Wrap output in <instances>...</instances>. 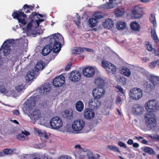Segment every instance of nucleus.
<instances>
[{
	"mask_svg": "<svg viewBox=\"0 0 159 159\" xmlns=\"http://www.w3.org/2000/svg\"><path fill=\"white\" fill-rule=\"evenodd\" d=\"M133 112L138 115H141L144 111V108L139 104H136L134 106L132 109Z\"/></svg>",
	"mask_w": 159,
	"mask_h": 159,
	"instance_id": "obj_18",
	"label": "nucleus"
},
{
	"mask_svg": "<svg viewBox=\"0 0 159 159\" xmlns=\"http://www.w3.org/2000/svg\"><path fill=\"white\" fill-rule=\"evenodd\" d=\"M142 90L139 88H134L131 89L129 93L130 98L134 100H137L140 99L143 95Z\"/></svg>",
	"mask_w": 159,
	"mask_h": 159,
	"instance_id": "obj_6",
	"label": "nucleus"
},
{
	"mask_svg": "<svg viewBox=\"0 0 159 159\" xmlns=\"http://www.w3.org/2000/svg\"><path fill=\"white\" fill-rule=\"evenodd\" d=\"M35 72L34 70H31L29 71L25 75V78L28 81H31L34 78Z\"/></svg>",
	"mask_w": 159,
	"mask_h": 159,
	"instance_id": "obj_21",
	"label": "nucleus"
},
{
	"mask_svg": "<svg viewBox=\"0 0 159 159\" xmlns=\"http://www.w3.org/2000/svg\"><path fill=\"white\" fill-rule=\"evenodd\" d=\"M118 82L119 84L124 85L126 83L127 79L123 76H120L118 78Z\"/></svg>",
	"mask_w": 159,
	"mask_h": 159,
	"instance_id": "obj_32",
	"label": "nucleus"
},
{
	"mask_svg": "<svg viewBox=\"0 0 159 159\" xmlns=\"http://www.w3.org/2000/svg\"><path fill=\"white\" fill-rule=\"evenodd\" d=\"M122 102V99L119 96H118L116 98V103L117 105H119Z\"/></svg>",
	"mask_w": 159,
	"mask_h": 159,
	"instance_id": "obj_45",
	"label": "nucleus"
},
{
	"mask_svg": "<svg viewBox=\"0 0 159 159\" xmlns=\"http://www.w3.org/2000/svg\"><path fill=\"white\" fill-rule=\"evenodd\" d=\"M36 97L31 96L29 99L25 102V105L23 108V110L25 114L29 113L34 108L36 104Z\"/></svg>",
	"mask_w": 159,
	"mask_h": 159,
	"instance_id": "obj_4",
	"label": "nucleus"
},
{
	"mask_svg": "<svg viewBox=\"0 0 159 159\" xmlns=\"http://www.w3.org/2000/svg\"><path fill=\"white\" fill-rule=\"evenodd\" d=\"M37 15H38L40 16L41 17H43V15L37 13V12H33L29 16V18H33L34 19V18L35 16H36Z\"/></svg>",
	"mask_w": 159,
	"mask_h": 159,
	"instance_id": "obj_40",
	"label": "nucleus"
},
{
	"mask_svg": "<svg viewBox=\"0 0 159 159\" xmlns=\"http://www.w3.org/2000/svg\"><path fill=\"white\" fill-rule=\"evenodd\" d=\"M142 143L143 144H148V142L145 139H143L142 141Z\"/></svg>",
	"mask_w": 159,
	"mask_h": 159,
	"instance_id": "obj_64",
	"label": "nucleus"
},
{
	"mask_svg": "<svg viewBox=\"0 0 159 159\" xmlns=\"http://www.w3.org/2000/svg\"><path fill=\"white\" fill-rule=\"evenodd\" d=\"M44 68L43 64L40 62H38L35 67V71L38 72L40 70H42Z\"/></svg>",
	"mask_w": 159,
	"mask_h": 159,
	"instance_id": "obj_34",
	"label": "nucleus"
},
{
	"mask_svg": "<svg viewBox=\"0 0 159 159\" xmlns=\"http://www.w3.org/2000/svg\"><path fill=\"white\" fill-rule=\"evenodd\" d=\"M130 27L132 29L135 31H139L140 29V27L138 22H133L130 24Z\"/></svg>",
	"mask_w": 159,
	"mask_h": 159,
	"instance_id": "obj_25",
	"label": "nucleus"
},
{
	"mask_svg": "<svg viewBox=\"0 0 159 159\" xmlns=\"http://www.w3.org/2000/svg\"><path fill=\"white\" fill-rule=\"evenodd\" d=\"M133 140L131 139H130L127 142V143L129 145H131L133 144Z\"/></svg>",
	"mask_w": 159,
	"mask_h": 159,
	"instance_id": "obj_57",
	"label": "nucleus"
},
{
	"mask_svg": "<svg viewBox=\"0 0 159 159\" xmlns=\"http://www.w3.org/2000/svg\"><path fill=\"white\" fill-rule=\"evenodd\" d=\"M126 24L125 22L120 21L117 23L116 27L118 30H123L125 28Z\"/></svg>",
	"mask_w": 159,
	"mask_h": 159,
	"instance_id": "obj_33",
	"label": "nucleus"
},
{
	"mask_svg": "<svg viewBox=\"0 0 159 159\" xmlns=\"http://www.w3.org/2000/svg\"><path fill=\"white\" fill-rule=\"evenodd\" d=\"M81 77V74L79 71L75 70L70 73V79L72 81L77 82L80 80Z\"/></svg>",
	"mask_w": 159,
	"mask_h": 159,
	"instance_id": "obj_15",
	"label": "nucleus"
},
{
	"mask_svg": "<svg viewBox=\"0 0 159 159\" xmlns=\"http://www.w3.org/2000/svg\"><path fill=\"white\" fill-rule=\"evenodd\" d=\"M151 37L156 42H157L159 40L158 37L154 30H152L151 31Z\"/></svg>",
	"mask_w": 159,
	"mask_h": 159,
	"instance_id": "obj_37",
	"label": "nucleus"
},
{
	"mask_svg": "<svg viewBox=\"0 0 159 159\" xmlns=\"http://www.w3.org/2000/svg\"><path fill=\"white\" fill-rule=\"evenodd\" d=\"M34 6H32L31 5H28L27 4H25L22 8L20 11L14 12L12 15L13 18L16 19L18 20L19 22L21 24L25 25L26 24V22L24 18L27 17V15L25 14H28L30 12V11H32Z\"/></svg>",
	"mask_w": 159,
	"mask_h": 159,
	"instance_id": "obj_2",
	"label": "nucleus"
},
{
	"mask_svg": "<svg viewBox=\"0 0 159 159\" xmlns=\"http://www.w3.org/2000/svg\"><path fill=\"white\" fill-rule=\"evenodd\" d=\"M58 159H71V158L66 155H63L59 157Z\"/></svg>",
	"mask_w": 159,
	"mask_h": 159,
	"instance_id": "obj_51",
	"label": "nucleus"
},
{
	"mask_svg": "<svg viewBox=\"0 0 159 159\" xmlns=\"http://www.w3.org/2000/svg\"><path fill=\"white\" fill-rule=\"evenodd\" d=\"M150 138L154 140L159 142V136L157 134L150 135Z\"/></svg>",
	"mask_w": 159,
	"mask_h": 159,
	"instance_id": "obj_41",
	"label": "nucleus"
},
{
	"mask_svg": "<svg viewBox=\"0 0 159 159\" xmlns=\"http://www.w3.org/2000/svg\"><path fill=\"white\" fill-rule=\"evenodd\" d=\"M150 89L151 90H153L155 87L156 85L159 83V77L153 75L152 74L150 75Z\"/></svg>",
	"mask_w": 159,
	"mask_h": 159,
	"instance_id": "obj_14",
	"label": "nucleus"
},
{
	"mask_svg": "<svg viewBox=\"0 0 159 159\" xmlns=\"http://www.w3.org/2000/svg\"><path fill=\"white\" fill-rule=\"evenodd\" d=\"M116 89L115 90L118 92H120V94L121 95H124V93L123 91V89L121 88L120 85H117V87H115Z\"/></svg>",
	"mask_w": 159,
	"mask_h": 159,
	"instance_id": "obj_39",
	"label": "nucleus"
},
{
	"mask_svg": "<svg viewBox=\"0 0 159 159\" xmlns=\"http://www.w3.org/2000/svg\"><path fill=\"white\" fill-rule=\"evenodd\" d=\"M77 19L74 20V21L75 22V24L77 25H78L80 23V16H77L76 17Z\"/></svg>",
	"mask_w": 159,
	"mask_h": 159,
	"instance_id": "obj_53",
	"label": "nucleus"
},
{
	"mask_svg": "<svg viewBox=\"0 0 159 159\" xmlns=\"http://www.w3.org/2000/svg\"><path fill=\"white\" fill-rule=\"evenodd\" d=\"M71 65V62L68 63L67 65L65 68V70L66 71L69 70L70 68V66Z\"/></svg>",
	"mask_w": 159,
	"mask_h": 159,
	"instance_id": "obj_50",
	"label": "nucleus"
},
{
	"mask_svg": "<svg viewBox=\"0 0 159 159\" xmlns=\"http://www.w3.org/2000/svg\"><path fill=\"white\" fill-rule=\"evenodd\" d=\"M75 106L76 110L79 112L81 111L84 108V105L83 102L80 101L77 102Z\"/></svg>",
	"mask_w": 159,
	"mask_h": 159,
	"instance_id": "obj_24",
	"label": "nucleus"
},
{
	"mask_svg": "<svg viewBox=\"0 0 159 159\" xmlns=\"http://www.w3.org/2000/svg\"><path fill=\"white\" fill-rule=\"evenodd\" d=\"M143 151L146 153H149V147H146L144 148Z\"/></svg>",
	"mask_w": 159,
	"mask_h": 159,
	"instance_id": "obj_59",
	"label": "nucleus"
},
{
	"mask_svg": "<svg viewBox=\"0 0 159 159\" xmlns=\"http://www.w3.org/2000/svg\"><path fill=\"white\" fill-rule=\"evenodd\" d=\"M148 103H149V101L145 104V107L147 113L145 114L144 116L145 124L147 126L149 125V106L148 104Z\"/></svg>",
	"mask_w": 159,
	"mask_h": 159,
	"instance_id": "obj_19",
	"label": "nucleus"
},
{
	"mask_svg": "<svg viewBox=\"0 0 159 159\" xmlns=\"http://www.w3.org/2000/svg\"><path fill=\"white\" fill-rule=\"evenodd\" d=\"M35 21L36 23H35V24H34V25H34L35 28H36L39 26V25L40 23L39 22L38 20H36Z\"/></svg>",
	"mask_w": 159,
	"mask_h": 159,
	"instance_id": "obj_58",
	"label": "nucleus"
},
{
	"mask_svg": "<svg viewBox=\"0 0 159 159\" xmlns=\"http://www.w3.org/2000/svg\"><path fill=\"white\" fill-rule=\"evenodd\" d=\"M65 82V77L60 75L55 78L53 81V85L56 87H59L63 85Z\"/></svg>",
	"mask_w": 159,
	"mask_h": 159,
	"instance_id": "obj_12",
	"label": "nucleus"
},
{
	"mask_svg": "<svg viewBox=\"0 0 159 159\" xmlns=\"http://www.w3.org/2000/svg\"><path fill=\"white\" fill-rule=\"evenodd\" d=\"M50 124L52 128L53 129H58L63 125V122L61 119L59 117H54L51 119Z\"/></svg>",
	"mask_w": 159,
	"mask_h": 159,
	"instance_id": "obj_7",
	"label": "nucleus"
},
{
	"mask_svg": "<svg viewBox=\"0 0 159 159\" xmlns=\"http://www.w3.org/2000/svg\"><path fill=\"white\" fill-rule=\"evenodd\" d=\"M39 134L42 136V137H43L44 138L46 139H48V136L47 135V133L44 132L43 133H39Z\"/></svg>",
	"mask_w": 159,
	"mask_h": 159,
	"instance_id": "obj_47",
	"label": "nucleus"
},
{
	"mask_svg": "<svg viewBox=\"0 0 159 159\" xmlns=\"http://www.w3.org/2000/svg\"><path fill=\"white\" fill-rule=\"evenodd\" d=\"M93 110L90 108H85L84 111V118L86 120L93 119L95 116V113Z\"/></svg>",
	"mask_w": 159,
	"mask_h": 159,
	"instance_id": "obj_11",
	"label": "nucleus"
},
{
	"mask_svg": "<svg viewBox=\"0 0 159 159\" xmlns=\"http://www.w3.org/2000/svg\"><path fill=\"white\" fill-rule=\"evenodd\" d=\"M84 122L83 120L81 119L77 120L74 121L72 125V128L75 131H80L84 128Z\"/></svg>",
	"mask_w": 159,
	"mask_h": 159,
	"instance_id": "obj_9",
	"label": "nucleus"
},
{
	"mask_svg": "<svg viewBox=\"0 0 159 159\" xmlns=\"http://www.w3.org/2000/svg\"><path fill=\"white\" fill-rule=\"evenodd\" d=\"M156 63L154 62H152L151 63L150 65V68H154L156 66Z\"/></svg>",
	"mask_w": 159,
	"mask_h": 159,
	"instance_id": "obj_56",
	"label": "nucleus"
},
{
	"mask_svg": "<svg viewBox=\"0 0 159 159\" xmlns=\"http://www.w3.org/2000/svg\"><path fill=\"white\" fill-rule=\"evenodd\" d=\"M121 73L127 77H129L131 74V72L129 69L125 67H124L122 68L121 71Z\"/></svg>",
	"mask_w": 159,
	"mask_h": 159,
	"instance_id": "obj_29",
	"label": "nucleus"
},
{
	"mask_svg": "<svg viewBox=\"0 0 159 159\" xmlns=\"http://www.w3.org/2000/svg\"><path fill=\"white\" fill-rule=\"evenodd\" d=\"M40 116V114L39 111L36 110L33 111L32 113L30 114V117L32 120H38Z\"/></svg>",
	"mask_w": 159,
	"mask_h": 159,
	"instance_id": "obj_22",
	"label": "nucleus"
},
{
	"mask_svg": "<svg viewBox=\"0 0 159 159\" xmlns=\"http://www.w3.org/2000/svg\"><path fill=\"white\" fill-rule=\"evenodd\" d=\"M150 21L153 24L154 27L156 26L157 22L155 14H151Z\"/></svg>",
	"mask_w": 159,
	"mask_h": 159,
	"instance_id": "obj_36",
	"label": "nucleus"
},
{
	"mask_svg": "<svg viewBox=\"0 0 159 159\" xmlns=\"http://www.w3.org/2000/svg\"><path fill=\"white\" fill-rule=\"evenodd\" d=\"M89 154L90 155L88 154L87 156L89 159H98L96 158H95L93 155V153L90 152Z\"/></svg>",
	"mask_w": 159,
	"mask_h": 159,
	"instance_id": "obj_54",
	"label": "nucleus"
},
{
	"mask_svg": "<svg viewBox=\"0 0 159 159\" xmlns=\"http://www.w3.org/2000/svg\"><path fill=\"white\" fill-rule=\"evenodd\" d=\"M143 9L138 6H135L131 10L132 16L135 19L141 17L143 15Z\"/></svg>",
	"mask_w": 159,
	"mask_h": 159,
	"instance_id": "obj_10",
	"label": "nucleus"
},
{
	"mask_svg": "<svg viewBox=\"0 0 159 159\" xmlns=\"http://www.w3.org/2000/svg\"><path fill=\"white\" fill-rule=\"evenodd\" d=\"M63 38L59 34H55L51 36L49 40V44L45 46L43 49L41 53L44 56L49 54L52 50L54 53L59 52L61 48V43Z\"/></svg>",
	"mask_w": 159,
	"mask_h": 159,
	"instance_id": "obj_1",
	"label": "nucleus"
},
{
	"mask_svg": "<svg viewBox=\"0 0 159 159\" xmlns=\"http://www.w3.org/2000/svg\"><path fill=\"white\" fill-rule=\"evenodd\" d=\"M89 108L93 110L98 109L100 106L101 102L97 99L93 98L89 100Z\"/></svg>",
	"mask_w": 159,
	"mask_h": 159,
	"instance_id": "obj_13",
	"label": "nucleus"
},
{
	"mask_svg": "<svg viewBox=\"0 0 159 159\" xmlns=\"http://www.w3.org/2000/svg\"><path fill=\"white\" fill-rule=\"evenodd\" d=\"M102 26L105 28H107L109 29H111L113 26V21L110 19L108 18L102 24Z\"/></svg>",
	"mask_w": 159,
	"mask_h": 159,
	"instance_id": "obj_20",
	"label": "nucleus"
},
{
	"mask_svg": "<svg viewBox=\"0 0 159 159\" xmlns=\"http://www.w3.org/2000/svg\"><path fill=\"white\" fill-rule=\"evenodd\" d=\"M159 109L158 102L155 99L150 100V128L151 129L157 126L156 117L154 113Z\"/></svg>",
	"mask_w": 159,
	"mask_h": 159,
	"instance_id": "obj_3",
	"label": "nucleus"
},
{
	"mask_svg": "<svg viewBox=\"0 0 159 159\" xmlns=\"http://www.w3.org/2000/svg\"><path fill=\"white\" fill-rule=\"evenodd\" d=\"M133 147L134 148H138L139 146V144L136 143H133Z\"/></svg>",
	"mask_w": 159,
	"mask_h": 159,
	"instance_id": "obj_60",
	"label": "nucleus"
},
{
	"mask_svg": "<svg viewBox=\"0 0 159 159\" xmlns=\"http://www.w3.org/2000/svg\"><path fill=\"white\" fill-rule=\"evenodd\" d=\"M27 19L30 20V21L28 23L25 30L26 33H31L32 30L35 29L34 24H35L34 19L33 18H30L29 17Z\"/></svg>",
	"mask_w": 159,
	"mask_h": 159,
	"instance_id": "obj_16",
	"label": "nucleus"
},
{
	"mask_svg": "<svg viewBox=\"0 0 159 159\" xmlns=\"http://www.w3.org/2000/svg\"><path fill=\"white\" fill-rule=\"evenodd\" d=\"M24 88V86L22 84L17 85L16 87V89L18 92L22 91Z\"/></svg>",
	"mask_w": 159,
	"mask_h": 159,
	"instance_id": "obj_44",
	"label": "nucleus"
},
{
	"mask_svg": "<svg viewBox=\"0 0 159 159\" xmlns=\"http://www.w3.org/2000/svg\"><path fill=\"white\" fill-rule=\"evenodd\" d=\"M44 86H43V87H41L39 89L41 91L40 92L41 94L42 95L44 94V93H46L49 91V88L48 87H46V85H44Z\"/></svg>",
	"mask_w": 159,
	"mask_h": 159,
	"instance_id": "obj_38",
	"label": "nucleus"
},
{
	"mask_svg": "<svg viewBox=\"0 0 159 159\" xmlns=\"http://www.w3.org/2000/svg\"><path fill=\"white\" fill-rule=\"evenodd\" d=\"M63 116L64 118L68 120L72 119L73 117L72 111L69 109L66 110L64 113Z\"/></svg>",
	"mask_w": 159,
	"mask_h": 159,
	"instance_id": "obj_23",
	"label": "nucleus"
},
{
	"mask_svg": "<svg viewBox=\"0 0 159 159\" xmlns=\"http://www.w3.org/2000/svg\"><path fill=\"white\" fill-rule=\"evenodd\" d=\"M13 151L9 148H5L3 150V152L6 155L10 154L12 153Z\"/></svg>",
	"mask_w": 159,
	"mask_h": 159,
	"instance_id": "obj_43",
	"label": "nucleus"
},
{
	"mask_svg": "<svg viewBox=\"0 0 159 159\" xmlns=\"http://www.w3.org/2000/svg\"><path fill=\"white\" fill-rule=\"evenodd\" d=\"M102 66L105 69L107 73L109 75L115 73L116 71V67L111 62L105 60L102 62Z\"/></svg>",
	"mask_w": 159,
	"mask_h": 159,
	"instance_id": "obj_5",
	"label": "nucleus"
},
{
	"mask_svg": "<svg viewBox=\"0 0 159 159\" xmlns=\"http://www.w3.org/2000/svg\"><path fill=\"white\" fill-rule=\"evenodd\" d=\"M118 145L121 147H123L124 148H127V146L126 144L124 143L119 141L118 143Z\"/></svg>",
	"mask_w": 159,
	"mask_h": 159,
	"instance_id": "obj_49",
	"label": "nucleus"
},
{
	"mask_svg": "<svg viewBox=\"0 0 159 159\" xmlns=\"http://www.w3.org/2000/svg\"><path fill=\"white\" fill-rule=\"evenodd\" d=\"M94 17L95 19L97 20V19H99L101 18H102L103 16L102 15H101L99 13H96L94 14Z\"/></svg>",
	"mask_w": 159,
	"mask_h": 159,
	"instance_id": "obj_46",
	"label": "nucleus"
},
{
	"mask_svg": "<svg viewBox=\"0 0 159 159\" xmlns=\"http://www.w3.org/2000/svg\"><path fill=\"white\" fill-rule=\"evenodd\" d=\"M116 1V0H109V2H107L105 4L102 5V8L104 9L112 8L113 7L112 4L113 1L115 2Z\"/></svg>",
	"mask_w": 159,
	"mask_h": 159,
	"instance_id": "obj_26",
	"label": "nucleus"
},
{
	"mask_svg": "<svg viewBox=\"0 0 159 159\" xmlns=\"http://www.w3.org/2000/svg\"><path fill=\"white\" fill-rule=\"evenodd\" d=\"M94 82L97 85L101 87L104 86V80L99 77L95 79Z\"/></svg>",
	"mask_w": 159,
	"mask_h": 159,
	"instance_id": "obj_30",
	"label": "nucleus"
},
{
	"mask_svg": "<svg viewBox=\"0 0 159 159\" xmlns=\"http://www.w3.org/2000/svg\"><path fill=\"white\" fill-rule=\"evenodd\" d=\"M107 148L111 150H112L114 152H116L119 153H120V151L119 149L116 146L113 145H109L107 146Z\"/></svg>",
	"mask_w": 159,
	"mask_h": 159,
	"instance_id": "obj_35",
	"label": "nucleus"
},
{
	"mask_svg": "<svg viewBox=\"0 0 159 159\" xmlns=\"http://www.w3.org/2000/svg\"><path fill=\"white\" fill-rule=\"evenodd\" d=\"M105 93V90L102 87L95 88L92 91V95L93 98L97 99L102 98Z\"/></svg>",
	"mask_w": 159,
	"mask_h": 159,
	"instance_id": "obj_8",
	"label": "nucleus"
},
{
	"mask_svg": "<svg viewBox=\"0 0 159 159\" xmlns=\"http://www.w3.org/2000/svg\"><path fill=\"white\" fill-rule=\"evenodd\" d=\"M22 133L23 134H24L26 136H28L30 134V133L29 132L26 131H25V133L23 131H22Z\"/></svg>",
	"mask_w": 159,
	"mask_h": 159,
	"instance_id": "obj_63",
	"label": "nucleus"
},
{
	"mask_svg": "<svg viewBox=\"0 0 159 159\" xmlns=\"http://www.w3.org/2000/svg\"><path fill=\"white\" fill-rule=\"evenodd\" d=\"M25 136L22 133L16 136L17 139L20 141H23L25 139Z\"/></svg>",
	"mask_w": 159,
	"mask_h": 159,
	"instance_id": "obj_42",
	"label": "nucleus"
},
{
	"mask_svg": "<svg viewBox=\"0 0 159 159\" xmlns=\"http://www.w3.org/2000/svg\"><path fill=\"white\" fill-rule=\"evenodd\" d=\"M83 73L84 76L87 77H91L94 75V70L92 67H86L83 70Z\"/></svg>",
	"mask_w": 159,
	"mask_h": 159,
	"instance_id": "obj_17",
	"label": "nucleus"
},
{
	"mask_svg": "<svg viewBox=\"0 0 159 159\" xmlns=\"http://www.w3.org/2000/svg\"><path fill=\"white\" fill-rule=\"evenodd\" d=\"M149 88V85L148 84V83H147V84H145L144 85V91L146 92H147L148 91V88Z\"/></svg>",
	"mask_w": 159,
	"mask_h": 159,
	"instance_id": "obj_52",
	"label": "nucleus"
},
{
	"mask_svg": "<svg viewBox=\"0 0 159 159\" xmlns=\"http://www.w3.org/2000/svg\"><path fill=\"white\" fill-rule=\"evenodd\" d=\"M13 115L18 116L20 115L19 111L18 110H13L12 111Z\"/></svg>",
	"mask_w": 159,
	"mask_h": 159,
	"instance_id": "obj_55",
	"label": "nucleus"
},
{
	"mask_svg": "<svg viewBox=\"0 0 159 159\" xmlns=\"http://www.w3.org/2000/svg\"><path fill=\"white\" fill-rule=\"evenodd\" d=\"M84 50L83 48L80 47H75L72 50V52L73 54H78L81 53L83 52Z\"/></svg>",
	"mask_w": 159,
	"mask_h": 159,
	"instance_id": "obj_27",
	"label": "nucleus"
},
{
	"mask_svg": "<svg viewBox=\"0 0 159 159\" xmlns=\"http://www.w3.org/2000/svg\"><path fill=\"white\" fill-rule=\"evenodd\" d=\"M150 154H155L154 151L150 148Z\"/></svg>",
	"mask_w": 159,
	"mask_h": 159,
	"instance_id": "obj_62",
	"label": "nucleus"
},
{
	"mask_svg": "<svg viewBox=\"0 0 159 159\" xmlns=\"http://www.w3.org/2000/svg\"><path fill=\"white\" fill-rule=\"evenodd\" d=\"M145 45H146V46H145V47L146 48V49L148 51H149V48H148V45H149V42H145Z\"/></svg>",
	"mask_w": 159,
	"mask_h": 159,
	"instance_id": "obj_61",
	"label": "nucleus"
},
{
	"mask_svg": "<svg viewBox=\"0 0 159 159\" xmlns=\"http://www.w3.org/2000/svg\"><path fill=\"white\" fill-rule=\"evenodd\" d=\"M89 23L91 27L95 26L98 22V20L95 18H91L89 20Z\"/></svg>",
	"mask_w": 159,
	"mask_h": 159,
	"instance_id": "obj_31",
	"label": "nucleus"
},
{
	"mask_svg": "<svg viewBox=\"0 0 159 159\" xmlns=\"http://www.w3.org/2000/svg\"><path fill=\"white\" fill-rule=\"evenodd\" d=\"M6 89L4 86L1 84L0 85V91L2 93H3L5 92Z\"/></svg>",
	"mask_w": 159,
	"mask_h": 159,
	"instance_id": "obj_48",
	"label": "nucleus"
},
{
	"mask_svg": "<svg viewBox=\"0 0 159 159\" xmlns=\"http://www.w3.org/2000/svg\"><path fill=\"white\" fill-rule=\"evenodd\" d=\"M125 10L123 8H116L115 11V14L116 16L119 17L123 16L124 14Z\"/></svg>",
	"mask_w": 159,
	"mask_h": 159,
	"instance_id": "obj_28",
	"label": "nucleus"
}]
</instances>
